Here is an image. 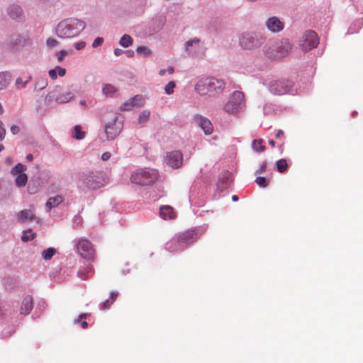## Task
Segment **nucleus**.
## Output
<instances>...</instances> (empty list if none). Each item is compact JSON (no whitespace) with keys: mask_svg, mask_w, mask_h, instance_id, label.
<instances>
[{"mask_svg":"<svg viewBox=\"0 0 363 363\" xmlns=\"http://www.w3.org/2000/svg\"><path fill=\"white\" fill-rule=\"evenodd\" d=\"M137 52L145 56L150 55V51L145 46H139L137 48Z\"/></svg>","mask_w":363,"mask_h":363,"instance_id":"nucleus-44","label":"nucleus"},{"mask_svg":"<svg viewBox=\"0 0 363 363\" xmlns=\"http://www.w3.org/2000/svg\"><path fill=\"white\" fill-rule=\"evenodd\" d=\"M277 169L279 172H285L288 169V164L285 159H280L276 162Z\"/></svg>","mask_w":363,"mask_h":363,"instance_id":"nucleus-33","label":"nucleus"},{"mask_svg":"<svg viewBox=\"0 0 363 363\" xmlns=\"http://www.w3.org/2000/svg\"><path fill=\"white\" fill-rule=\"evenodd\" d=\"M252 148L257 152H262L264 150L265 147L263 145V140H255L252 143Z\"/></svg>","mask_w":363,"mask_h":363,"instance_id":"nucleus-36","label":"nucleus"},{"mask_svg":"<svg viewBox=\"0 0 363 363\" xmlns=\"http://www.w3.org/2000/svg\"><path fill=\"white\" fill-rule=\"evenodd\" d=\"M104 42V38L101 37H97L92 43V48H96L100 46Z\"/></svg>","mask_w":363,"mask_h":363,"instance_id":"nucleus-48","label":"nucleus"},{"mask_svg":"<svg viewBox=\"0 0 363 363\" xmlns=\"http://www.w3.org/2000/svg\"><path fill=\"white\" fill-rule=\"evenodd\" d=\"M79 182L88 189L96 190L108 183L106 174L100 171H88L79 174Z\"/></svg>","mask_w":363,"mask_h":363,"instance_id":"nucleus-3","label":"nucleus"},{"mask_svg":"<svg viewBox=\"0 0 363 363\" xmlns=\"http://www.w3.org/2000/svg\"><path fill=\"white\" fill-rule=\"evenodd\" d=\"M293 86L291 81L288 79L278 80L270 84L269 89L271 93L276 95H283L288 94Z\"/></svg>","mask_w":363,"mask_h":363,"instance_id":"nucleus-10","label":"nucleus"},{"mask_svg":"<svg viewBox=\"0 0 363 363\" xmlns=\"http://www.w3.org/2000/svg\"><path fill=\"white\" fill-rule=\"evenodd\" d=\"M160 215L164 220H172L176 217L174 208L169 206H163L160 208Z\"/></svg>","mask_w":363,"mask_h":363,"instance_id":"nucleus-19","label":"nucleus"},{"mask_svg":"<svg viewBox=\"0 0 363 363\" xmlns=\"http://www.w3.org/2000/svg\"><path fill=\"white\" fill-rule=\"evenodd\" d=\"M33 306V297L31 296H26L21 303L20 313L21 315H26L30 313Z\"/></svg>","mask_w":363,"mask_h":363,"instance_id":"nucleus-18","label":"nucleus"},{"mask_svg":"<svg viewBox=\"0 0 363 363\" xmlns=\"http://www.w3.org/2000/svg\"><path fill=\"white\" fill-rule=\"evenodd\" d=\"M291 50L287 40L267 45L264 47V55L269 59H278L286 56Z\"/></svg>","mask_w":363,"mask_h":363,"instance_id":"nucleus-4","label":"nucleus"},{"mask_svg":"<svg viewBox=\"0 0 363 363\" xmlns=\"http://www.w3.org/2000/svg\"><path fill=\"white\" fill-rule=\"evenodd\" d=\"M123 51L121 49H115V55H120Z\"/></svg>","mask_w":363,"mask_h":363,"instance_id":"nucleus-62","label":"nucleus"},{"mask_svg":"<svg viewBox=\"0 0 363 363\" xmlns=\"http://www.w3.org/2000/svg\"><path fill=\"white\" fill-rule=\"evenodd\" d=\"M111 157V153L109 152H106L102 154L101 160L103 161H108Z\"/></svg>","mask_w":363,"mask_h":363,"instance_id":"nucleus-54","label":"nucleus"},{"mask_svg":"<svg viewBox=\"0 0 363 363\" xmlns=\"http://www.w3.org/2000/svg\"><path fill=\"white\" fill-rule=\"evenodd\" d=\"M102 94L106 97H113V86L111 84H104L102 86Z\"/></svg>","mask_w":363,"mask_h":363,"instance_id":"nucleus-32","label":"nucleus"},{"mask_svg":"<svg viewBox=\"0 0 363 363\" xmlns=\"http://www.w3.org/2000/svg\"><path fill=\"white\" fill-rule=\"evenodd\" d=\"M255 182L259 186L262 187H266L268 185V182L264 177H257Z\"/></svg>","mask_w":363,"mask_h":363,"instance_id":"nucleus-43","label":"nucleus"},{"mask_svg":"<svg viewBox=\"0 0 363 363\" xmlns=\"http://www.w3.org/2000/svg\"><path fill=\"white\" fill-rule=\"evenodd\" d=\"M26 169L27 167L26 165L21 163H18L13 167L11 168V172L13 174H19L21 173H24L23 172L26 171Z\"/></svg>","mask_w":363,"mask_h":363,"instance_id":"nucleus-35","label":"nucleus"},{"mask_svg":"<svg viewBox=\"0 0 363 363\" xmlns=\"http://www.w3.org/2000/svg\"><path fill=\"white\" fill-rule=\"evenodd\" d=\"M56 253H57L56 249L50 247L46 250H44L42 252L41 255H42L43 258L45 261H47V260H50Z\"/></svg>","mask_w":363,"mask_h":363,"instance_id":"nucleus-31","label":"nucleus"},{"mask_svg":"<svg viewBox=\"0 0 363 363\" xmlns=\"http://www.w3.org/2000/svg\"><path fill=\"white\" fill-rule=\"evenodd\" d=\"M35 236V234L33 233L31 230H29L28 231L23 232V234L21 236V240L23 242H28V241H30V240H32L33 239H34Z\"/></svg>","mask_w":363,"mask_h":363,"instance_id":"nucleus-38","label":"nucleus"},{"mask_svg":"<svg viewBox=\"0 0 363 363\" xmlns=\"http://www.w3.org/2000/svg\"><path fill=\"white\" fill-rule=\"evenodd\" d=\"M119 44L123 48H128L133 44V39L129 35H123L119 41Z\"/></svg>","mask_w":363,"mask_h":363,"instance_id":"nucleus-34","label":"nucleus"},{"mask_svg":"<svg viewBox=\"0 0 363 363\" xmlns=\"http://www.w3.org/2000/svg\"><path fill=\"white\" fill-rule=\"evenodd\" d=\"M225 89V82L215 77L202 78L195 85V91L200 95L216 96Z\"/></svg>","mask_w":363,"mask_h":363,"instance_id":"nucleus-2","label":"nucleus"},{"mask_svg":"<svg viewBox=\"0 0 363 363\" xmlns=\"http://www.w3.org/2000/svg\"><path fill=\"white\" fill-rule=\"evenodd\" d=\"M284 134V131L282 130H279L275 135L277 138H279L280 137L283 136Z\"/></svg>","mask_w":363,"mask_h":363,"instance_id":"nucleus-56","label":"nucleus"},{"mask_svg":"<svg viewBox=\"0 0 363 363\" xmlns=\"http://www.w3.org/2000/svg\"><path fill=\"white\" fill-rule=\"evenodd\" d=\"M200 40L198 38H193L188 40L185 44V49L188 52H191L192 49L191 48L194 45H199Z\"/></svg>","mask_w":363,"mask_h":363,"instance_id":"nucleus-39","label":"nucleus"},{"mask_svg":"<svg viewBox=\"0 0 363 363\" xmlns=\"http://www.w3.org/2000/svg\"><path fill=\"white\" fill-rule=\"evenodd\" d=\"M166 160L169 166L173 168H179L182 164V154L179 151L169 152L167 155Z\"/></svg>","mask_w":363,"mask_h":363,"instance_id":"nucleus-13","label":"nucleus"},{"mask_svg":"<svg viewBox=\"0 0 363 363\" xmlns=\"http://www.w3.org/2000/svg\"><path fill=\"white\" fill-rule=\"evenodd\" d=\"M72 137L76 140H82L85 137V132L82 130L79 125H76L72 131Z\"/></svg>","mask_w":363,"mask_h":363,"instance_id":"nucleus-30","label":"nucleus"},{"mask_svg":"<svg viewBox=\"0 0 363 363\" xmlns=\"http://www.w3.org/2000/svg\"><path fill=\"white\" fill-rule=\"evenodd\" d=\"M175 87V83L173 81L169 82L168 84L164 87V91L167 94H171L174 92V89Z\"/></svg>","mask_w":363,"mask_h":363,"instance_id":"nucleus-41","label":"nucleus"},{"mask_svg":"<svg viewBox=\"0 0 363 363\" xmlns=\"http://www.w3.org/2000/svg\"><path fill=\"white\" fill-rule=\"evenodd\" d=\"M262 35L255 33H244L239 39L240 46L247 50H252L259 47L262 43Z\"/></svg>","mask_w":363,"mask_h":363,"instance_id":"nucleus-7","label":"nucleus"},{"mask_svg":"<svg viewBox=\"0 0 363 363\" xmlns=\"http://www.w3.org/2000/svg\"><path fill=\"white\" fill-rule=\"evenodd\" d=\"M11 335V332H9V331H4H4L2 332L1 336H2L3 337H5L9 336V335Z\"/></svg>","mask_w":363,"mask_h":363,"instance_id":"nucleus-59","label":"nucleus"},{"mask_svg":"<svg viewBox=\"0 0 363 363\" xmlns=\"http://www.w3.org/2000/svg\"><path fill=\"white\" fill-rule=\"evenodd\" d=\"M94 273V268L91 264H88L86 266L81 268L77 272V277L82 279H88Z\"/></svg>","mask_w":363,"mask_h":363,"instance_id":"nucleus-21","label":"nucleus"},{"mask_svg":"<svg viewBox=\"0 0 363 363\" xmlns=\"http://www.w3.org/2000/svg\"><path fill=\"white\" fill-rule=\"evenodd\" d=\"M123 128V120L121 117L117 116L115 118V133L118 130L119 132Z\"/></svg>","mask_w":363,"mask_h":363,"instance_id":"nucleus-40","label":"nucleus"},{"mask_svg":"<svg viewBox=\"0 0 363 363\" xmlns=\"http://www.w3.org/2000/svg\"><path fill=\"white\" fill-rule=\"evenodd\" d=\"M245 106V101L243 93L239 91H235L230 94L223 108L225 112L235 115Z\"/></svg>","mask_w":363,"mask_h":363,"instance_id":"nucleus-6","label":"nucleus"},{"mask_svg":"<svg viewBox=\"0 0 363 363\" xmlns=\"http://www.w3.org/2000/svg\"><path fill=\"white\" fill-rule=\"evenodd\" d=\"M167 72L169 74H173V73H174V67H173L170 66V67H169L167 68Z\"/></svg>","mask_w":363,"mask_h":363,"instance_id":"nucleus-60","label":"nucleus"},{"mask_svg":"<svg viewBox=\"0 0 363 363\" xmlns=\"http://www.w3.org/2000/svg\"><path fill=\"white\" fill-rule=\"evenodd\" d=\"M125 52L128 57H131L134 55V52L133 50H127Z\"/></svg>","mask_w":363,"mask_h":363,"instance_id":"nucleus-58","label":"nucleus"},{"mask_svg":"<svg viewBox=\"0 0 363 363\" xmlns=\"http://www.w3.org/2000/svg\"><path fill=\"white\" fill-rule=\"evenodd\" d=\"M80 325H81V326H82V328L83 329H86V328H88V323H87V322H86V321H85V320H82V321L80 323Z\"/></svg>","mask_w":363,"mask_h":363,"instance_id":"nucleus-57","label":"nucleus"},{"mask_svg":"<svg viewBox=\"0 0 363 363\" xmlns=\"http://www.w3.org/2000/svg\"><path fill=\"white\" fill-rule=\"evenodd\" d=\"M166 72H167V71H166L165 69H160V72H159V74H160V76H163V75H164V74H165Z\"/></svg>","mask_w":363,"mask_h":363,"instance_id":"nucleus-63","label":"nucleus"},{"mask_svg":"<svg viewBox=\"0 0 363 363\" xmlns=\"http://www.w3.org/2000/svg\"><path fill=\"white\" fill-rule=\"evenodd\" d=\"M63 201V198L61 196H55L50 197L45 204L47 211H50L52 208L57 206Z\"/></svg>","mask_w":363,"mask_h":363,"instance_id":"nucleus-22","label":"nucleus"},{"mask_svg":"<svg viewBox=\"0 0 363 363\" xmlns=\"http://www.w3.org/2000/svg\"><path fill=\"white\" fill-rule=\"evenodd\" d=\"M48 74L52 79H55L57 75L60 77L65 76L66 74V69L60 66H57L55 68L50 69Z\"/></svg>","mask_w":363,"mask_h":363,"instance_id":"nucleus-25","label":"nucleus"},{"mask_svg":"<svg viewBox=\"0 0 363 363\" xmlns=\"http://www.w3.org/2000/svg\"><path fill=\"white\" fill-rule=\"evenodd\" d=\"M85 46H86V43L84 41H79V42L75 43L74 44V48L77 50H81L84 49Z\"/></svg>","mask_w":363,"mask_h":363,"instance_id":"nucleus-51","label":"nucleus"},{"mask_svg":"<svg viewBox=\"0 0 363 363\" xmlns=\"http://www.w3.org/2000/svg\"><path fill=\"white\" fill-rule=\"evenodd\" d=\"M5 316L4 310L3 309L2 303L0 302V320L3 319Z\"/></svg>","mask_w":363,"mask_h":363,"instance_id":"nucleus-55","label":"nucleus"},{"mask_svg":"<svg viewBox=\"0 0 363 363\" xmlns=\"http://www.w3.org/2000/svg\"><path fill=\"white\" fill-rule=\"evenodd\" d=\"M143 104V99L141 96L136 95L128 101L123 103L121 106V109L125 111H129L135 106H141Z\"/></svg>","mask_w":363,"mask_h":363,"instance_id":"nucleus-17","label":"nucleus"},{"mask_svg":"<svg viewBox=\"0 0 363 363\" xmlns=\"http://www.w3.org/2000/svg\"><path fill=\"white\" fill-rule=\"evenodd\" d=\"M194 120L206 135H209L213 132V125L208 118L201 116H196Z\"/></svg>","mask_w":363,"mask_h":363,"instance_id":"nucleus-15","label":"nucleus"},{"mask_svg":"<svg viewBox=\"0 0 363 363\" xmlns=\"http://www.w3.org/2000/svg\"><path fill=\"white\" fill-rule=\"evenodd\" d=\"M232 174L230 172H224L219 177L216 184L217 189L220 191L228 189L232 182Z\"/></svg>","mask_w":363,"mask_h":363,"instance_id":"nucleus-14","label":"nucleus"},{"mask_svg":"<svg viewBox=\"0 0 363 363\" xmlns=\"http://www.w3.org/2000/svg\"><path fill=\"white\" fill-rule=\"evenodd\" d=\"M12 76L9 72H0V91L5 89L11 82Z\"/></svg>","mask_w":363,"mask_h":363,"instance_id":"nucleus-20","label":"nucleus"},{"mask_svg":"<svg viewBox=\"0 0 363 363\" xmlns=\"http://www.w3.org/2000/svg\"><path fill=\"white\" fill-rule=\"evenodd\" d=\"M68 54L67 51L65 50H60V52H58L57 53V60L59 62H62L65 57Z\"/></svg>","mask_w":363,"mask_h":363,"instance_id":"nucleus-47","label":"nucleus"},{"mask_svg":"<svg viewBox=\"0 0 363 363\" xmlns=\"http://www.w3.org/2000/svg\"><path fill=\"white\" fill-rule=\"evenodd\" d=\"M158 177V173L152 169H140L134 172L130 177V181L135 184L145 186L154 183Z\"/></svg>","mask_w":363,"mask_h":363,"instance_id":"nucleus-5","label":"nucleus"},{"mask_svg":"<svg viewBox=\"0 0 363 363\" xmlns=\"http://www.w3.org/2000/svg\"><path fill=\"white\" fill-rule=\"evenodd\" d=\"M28 182V176L26 173H21L15 179V184L17 187H24Z\"/></svg>","mask_w":363,"mask_h":363,"instance_id":"nucleus-26","label":"nucleus"},{"mask_svg":"<svg viewBox=\"0 0 363 363\" xmlns=\"http://www.w3.org/2000/svg\"><path fill=\"white\" fill-rule=\"evenodd\" d=\"M18 221L21 223H24L29 220H33L34 219V213L31 210H22L18 214Z\"/></svg>","mask_w":363,"mask_h":363,"instance_id":"nucleus-23","label":"nucleus"},{"mask_svg":"<svg viewBox=\"0 0 363 363\" xmlns=\"http://www.w3.org/2000/svg\"><path fill=\"white\" fill-rule=\"evenodd\" d=\"M58 44V41L54 38H48L46 40V45L48 47H55Z\"/></svg>","mask_w":363,"mask_h":363,"instance_id":"nucleus-49","label":"nucleus"},{"mask_svg":"<svg viewBox=\"0 0 363 363\" xmlns=\"http://www.w3.org/2000/svg\"><path fill=\"white\" fill-rule=\"evenodd\" d=\"M89 316H90L89 313H81L77 318L74 320V323L80 324L83 319H86Z\"/></svg>","mask_w":363,"mask_h":363,"instance_id":"nucleus-45","label":"nucleus"},{"mask_svg":"<svg viewBox=\"0 0 363 363\" xmlns=\"http://www.w3.org/2000/svg\"><path fill=\"white\" fill-rule=\"evenodd\" d=\"M104 134L108 140H113V123L108 122L104 126Z\"/></svg>","mask_w":363,"mask_h":363,"instance_id":"nucleus-28","label":"nucleus"},{"mask_svg":"<svg viewBox=\"0 0 363 363\" xmlns=\"http://www.w3.org/2000/svg\"><path fill=\"white\" fill-rule=\"evenodd\" d=\"M6 135V129L4 127V123L1 121H0V141H2Z\"/></svg>","mask_w":363,"mask_h":363,"instance_id":"nucleus-50","label":"nucleus"},{"mask_svg":"<svg viewBox=\"0 0 363 363\" xmlns=\"http://www.w3.org/2000/svg\"><path fill=\"white\" fill-rule=\"evenodd\" d=\"M267 29L272 33L281 31L284 28V23L278 17L272 16L265 23Z\"/></svg>","mask_w":363,"mask_h":363,"instance_id":"nucleus-12","label":"nucleus"},{"mask_svg":"<svg viewBox=\"0 0 363 363\" xmlns=\"http://www.w3.org/2000/svg\"><path fill=\"white\" fill-rule=\"evenodd\" d=\"M15 86L18 89H22L26 86V82L23 81L22 78L18 77L15 82Z\"/></svg>","mask_w":363,"mask_h":363,"instance_id":"nucleus-42","label":"nucleus"},{"mask_svg":"<svg viewBox=\"0 0 363 363\" xmlns=\"http://www.w3.org/2000/svg\"><path fill=\"white\" fill-rule=\"evenodd\" d=\"M7 13L10 18L21 21L23 19V13L21 7L17 4L10 5L7 8Z\"/></svg>","mask_w":363,"mask_h":363,"instance_id":"nucleus-16","label":"nucleus"},{"mask_svg":"<svg viewBox=\"0 0 363 363\" xmlns=\"http://www.w3.org/2000/svg\"><path fill=\"white\" fill-rule=\"evenodd\" d=\"M10 130L13 135H17L20 132V128L16 125H12Z\"/></svg>","mask_w":363,"mask_h":363,"instance_id":"nucleus-53","label":"nucleus"},{"mask_svg":"<svg viewBox=\"0 0 363 363\" xmlns=\"http://www.w3.org/2000/svg\"><path fill=\"white\" fill-rule=\"evenodd\" d=\"M318 43V35L314 31L308 30L302 36L299 45L303 52H308L316 48Z\"/></svg>","mask_w":363,"mask_h":363,"instance_id":"nucleus-9","label":"nucleus"},{"mask_svg":"<svg viewBox=\"0 0 363 363\" xmlns=\"http://www.w3.org/2000/svg\"><path fill=\"white\" fill-rule=\"evenodd\" d=\"M48 86V79L45 77H40L35 80L34 90L39 91L44 89Z\"/></svg>","mask_w":363,"mask_h":363,"instance_id":"nucleus-27","label":"nucleus"},{"mask_svg":"<svg viewBox=\"0 0 363 363\" xmlns=\"http://www.w3.org/2000/svg\"><path fill=\"white\" fill-rule=\"evenodd\" d=\"M150 116V112L149 111H143L138 116V121L140 124L145 123Z\"/></svg>","mask_w":363,"mask_h":363,"instance_id":"nucleus-37","label":"nucleus"},{"mask_svg":"<svg viewBox=\"0 0 363 363\" xmlns=\"http://www.w3.org/2000/svg\"><path fill=\"white\" fill-rule=\"evenodd\" d=\"M267 164L266 162H263L260 167L256 170V174H262L266 172Z\"/></svg>","mask_w":363,"mask_h":363,"instance_id":"nucleus-52","label":"nucleus"},{"mask_svg":"<svg viewBox=\"0 0 363 363\" xmlns=\"http://www.w3.org/2000/svg\"><path fill=\"white\" fill-rule=\"evenodd\" d=\"M82 218L79 216H75L73 218V227L78 228L82 225Z\"/></svg>","mask_w":363,"mask_h":363,"instance_id":"nucleus-46","label":"nucleus"},{"mask_svg":"<svg viewBox=\"0 0 363 363\" xmlns=\"http://www.w3.org/2000/svg\"><path fill=\"white\" fill-rule=\"evenodd\" d=\"M269 144L272 146V147H274L275 146V142L273 140H269L268 141Z\"/></svg>","mask_w":363,"mask_h":363,"instance_id":"nucleus-64","label":"nucleus"},{"mask_svg":"<svg viewBox=\"0 0 363 363\" xmlns=\"http://www.w3.org/2000/svg\"><path fill=\"white\" fill-rule=\"evenodd\" d=\"M86 22L80 18L69 17L60 21L55 27V34L60 38L78 37L86 28Z\"/></svg>","mask_w":363,"mask_h":363,"instance_id":"nucleus-1","label":"nucleus"},{"mask_svg":"<svg viewBox=\"0 0 363 363\" xmlns=\"http://www.w3.org/2000/svg\"><path fill=\"white\" fill-rule=\"evenodd\" d=\"M74 97V94L72 91H67L56 96L55 101L57 104H65L69 101Z\"/></svg>","mask_w":363,"mask_h":363,"instance_id":"nucleus-24","label":"nucleus"},{"mask_svg":"<svg viewBox=\"0 0 363 363\" xmlns=\"http://www.w3.org/2000/svg\"><path fill=\"white\" fill-rule=\"evenodd\" d=\"M77 248L81 257L86 259L87 261L94 260V250L91 246V243L88 240H79Z\"/></svg>","mask_w":363,"mask_h":363,"instance_id":"nucleus-11","label":"nucleus"},{"mask_svg":"<svg viewBox=\"0 0 363 363\" xmlns=\"http://www.w3.org/2000/svg\"><path fill=\"white\" fill-rule=\"evenodd\" d=\"M33 155H32V154H28V155L26 156V161H28V162H30V161H32V160H33Z\"/></svg>","mask_w":363,"mask_h":363,"instance_id":"nucleus-61","label":"nucleus"},{"mask_svg":"<svg viewBox=\"0 0 363 363\" xmlns=\"http://www.w3.org/2000/svg\"><path fill=\"white\" fill-rule=\"evenodd\" d=\"M113 301V291H110L109 298L105 300L104 302L99 304V309L101 311H106L111 308V306Z\"/></svg>","mask_w":363,"mask_h":363,"instance_id":"nucleus-29","label":"nucleus"},{"mask_svg":"<svg viewBox=\"0 0 363 363\" xmlns=\"http://www.w3.org/2000/svg\"><path fill=\"white\" fill-rule=\"evenodd\" d=\"M31 45V39L26 35L13 34L7 40L6 45L11 50L17 51Z\"/></svg>","mask_w":363,"mask_h":363,"instance_id":"nucleus-8","label":"nucleus"}]
</instances>
